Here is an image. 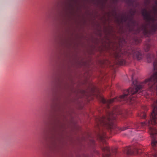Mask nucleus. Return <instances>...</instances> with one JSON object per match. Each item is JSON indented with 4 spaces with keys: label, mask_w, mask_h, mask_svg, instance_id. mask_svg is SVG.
Returning a JSON list of instances; mask_svg holds the SVG:
<instances>
[{
    "label": "nucleus",
    "mask_w": 157,
    "mask_h": 157,
    "mask_svg": "<svg viewBox=\"0 0 157 157\" xmlns=\"http://www.w3.org/2000/svg\"><path fill=\"white\" fill-rule=\"evenodd\" d=\"M116 111H107L106 116L97 117L96 119V127L99 130L103 128L109 129L111 132L116 129V125L115 123L117 115Z\"/></svg>",
    "instance_id": "obj_2"
},
{
    "label": "nucleus",
    "mask_w": 157,
    "mask_h": 157,
    "mask_svg": "<svg viewBox=\"0 0 157 157\" xmlns=\"http://www.w3.org/2000/svg\"><path fill=\"white\" fill-rule=\"evenodd\" d=\"M116 58L117 59V63L120 65H124L125 64V61L121 58L119 54H117L116 56Z\"/></svg>",
    "instance_id": "obj_6"
},
{
    "label": "nucleus",
    "mask_w": 157,
    "mask_h": 157,
    "mask_svg": "<svg viewBox=\"0 0 157 157\" xmlns=\"http://www.w3.org/2000/svg\"><path fill=\"white\" fill-rule=\"evenodd\" d=\"M139 116L141 118H145L146 117V115L145 112H143L141 113L140 114H139Z\"/></svg>",
    "instance_id": "obj_9"
},
{
    "label": "nucleus",
    "mask_w": 157,
    "mask_h": 157,
    "mask_svg": "<svg viewBox=\"0 0 157 157\" xmlns=\"http://www.w3.org/2000/svg\"><path fill=\"white\" fill-rule=\"evenodd\" d=\"M67 11H66V13H67Z\"/></svg>",
    "instance_id": "obj_17"
},
{
    "label": "nucleus",
    "mask_w": 157,
    "mask_h": 157,
    "mask_svg": "<svg viewBox=\"0 0 157 157\" xmlns=\"http://www.w3.org/2000/svg\"><path fill=\"white\" fill-rule=\"evenodd\" d=\"M147 57L148 62L150 63L154 59L155 56L153 55L148 54L147 55Z\"/></svg>",
    "instance_id": "obj_8"
},
{
    "label": "nucleus",
    "mask_w": 157,
    "mask_h": 157,
    "mask_svg": "<svg viewBox=\"0 0 157 157\" xmlns=\"http://www.w3.org/2000/svg\"><path fill=\"white\" fill-rule=\"evenodd\" d=\"M150 13H148L145 9L142 10V14L144 19L147 21V22L138 27L136 31L137 33L142 32L145 36L149 37L157 30V22H156V19L155 16H151Z\"/></svg>",
    "instance_id": "obj_1"
},
{
    "label": "nucleus",
    "mask_w": 157,
    "mask_h": 157,
    "mask_svg": "<svg viewBox=\"0 0 157 157\" xmlns=\"http://www.w3.org/2000/svg\"><path fill=\"white\" fill-rule=\"evenodd\" d=\"M123 17V18H124V22H125L126 21V20H127V18L126 17Z\"/></svg>",
    "instance_id": "obj_14"
},
{
    "label": "nucleus",
    "mask_w": 157,
    "mask_h": 157,
    "mask_svg": "<svg viewBox=\"0 0 157 157\" xmlns=\"http://www.w3.org/2000/svg\"><path fill=\"white\" fill-rule=\"evenodd\" d=\"M140 145L138 144H135L132 146H129L124 149V152L128 155L138 153V150L140 149Z\"/></svg>",
    "instance_id": "obj_4"
},
{
    "label": "nucleus",
    "mask_w": 157,
    "mask_h": 157,
    "mask_svg": "<svg viewBox=\"0 0 157 157\" xmlns=\"http://www.w3.org/2000/svg\"><path fill=\"white\" fill-rule=\"evenodd\" d=\"M100 137L101 138H105L106 136L105 133L104 132H103V133L102 135H101V136L100 135Z\"/></svg>",
    "instance_id": "obj_13"
},
{
    "label": "nucleus",
    "mask_w": 157,
    "mask_h": 157,
    "mask_svg": "<svg viewBox=\"0 0 157 157\" xmlns=\"http://www.w3.org/2000/svg\"><path fill=\"white\" fill-rule=\"evenodd\" d=\"M135 41L136 44H138L140 43L141 42V40L140 39H136L135 40Z\"/></svg>",
    "instance_id": "obj_12"
},
{
    "label": "nucleus",
    "mask_w": 157,
    "mask_h": 157,
    "mask_svg": "<svg viewBox=\"0 0 157 157\" xmlns=\"http://www.w3.org/2000/svg\"><path fill=\"white\" fill-rule=\"evenodd\" d=\"M126 52L129 55H132L134 59H136L138 60L141 59L143 58L142 52L137 48H134L131 50H128Z\"/></svg>",
    "instance_id": "obj_3"
},
{
    "label": "nucleus",
    "mask_w": 157,
    "mask_h": 157,
    "mask_svg": "<svg viewBox=\"0 0 157 157\" xmlns=\"http://www.w3.org/2000/svg\"><path fill=\"white\" fill-rule=\"evenodd\" d=\"M150 45L149 44H147L146 45L145 48V50L146 52H148L150 49Z\"/></svg>",
    "instance_id": "obj_10"
},
{
    "label": "nucleus",
    "mask_w": 157,
    "mask_h": 157,
    "mask_svg": "<svg viewBox=\"0 0 157 157\" xmlns=\"http://www.w3.org/2000/svg\"><path fill=\"white\" fill-rule=\"evenodd\" d=\"M130 21L134 25H135L136 23V21L133 19V17H131V18H130Z\"/></svg>",
    "instance_id": "obj_11"
},
{
    "label": "nucleus",
    "mask_w": 157,
    "mask_h": 157,
    "mask_svg": "<svg viewBox=\"0 0 157 157\" xmlns=\"http://www.w3.org/2000/svg\"><path fill=\"white\" fill-rule=\"evenodd\" d=\"M127 129V128H125V129H124L123 130H126Z\"/></svg>",
    "instance_id": "obj_15"
},
{
    "label": "nucleus",
    "mask_w": 157,
    "mask_h": 157,
    "mask_svg": "<svg viewBox=\"0 0 157 157\" xmlns=\"http://www.w3.org/2000/svg\"><path fill=\"white\" fill-rule=\"evenodd\" d=\"M102 150L104 152L103 154V157H110L111 154L110 149L108 146H106L102 148Z\"/></svg>",
    "instance_id": "obj_5"
},
{
    "label": "nucleus",
    "mask_w": 157,
    "mask_h": 157,
    "mask_svg": "<svg viewBox=\"0 0 157 157\" xmlns=\"http://www.w3.org/2000/svg\"><path fill=\"white\" fill-rule=\"evenodd\" d=\"M155 4H156L157 5V2H155Z\"/></svg>",
    "instance_id": "obj_16"
},
{
    "label": "nucleus",
    "mask_w": 157,
    "mask_h": 157,
    "mask_svg": "<svg viewBox=\"0 0 157 157\" xmlns=\"http://www.w3.org/2000/svg\"><path fill=\"white\" fill-rule=\"evenodd\" d=\"M73 0H69L67 5V10H69L73 6Z\"/></svg>",
    "instance_id": "obj_7"
}]
</instances>
